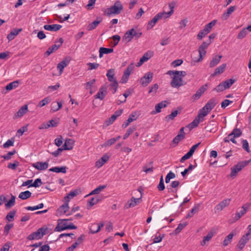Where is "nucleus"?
<instances>
[{
  "instance_id": "6e6d98bb",
  "label": "nucleus",
  "mask_w": 251,
  "mask_h": 251,
  "mask_svg": "<svg viewBox=\"0 0 251 251\" xmlns=\"http://www.w3.org/2000/svg\"><path fill=\"white\" fill-rule=\"evenodd\" d=\"M135 129L136 128L134 127L128 128L126 133L125 134L124 136V139H126L130 134H131L134 131Z\"/></svg>"
},
{
  "instance_id": "603ef678",
  "label": "nucleus",
  "mask_w": 251,
  "mask_h": 251,
  "mask_svg": "<svg viewBox=\"0 0 251 251\" xmlns=\"http://www.w3.org/2000/svg\"><path fill=\"white\" fill-rule=\"evenodd\" d=\"M15 140L14 138H11L10 139H8L5 143L3 144V147L4 148H8L10 146H13L14 145Z\"/></svg>"
},
{
  "instance_id": "2f4dec72",
  "label": "nucleus",
  "mask_w": 251,
  "mask_h": 251,
  "mask_svg": "<svg viewBox=\"0 0 251 251\" xmlns=\"http://www.w3.org/2000/svg\"><path fill=\"white\" fill-rule=\"evenodd\" d=\"M199 58L197 60H194L192 61L193 62H199L202 60L203 56L205 55L206 50L204 49L201 48L199 47Z\"/></svg>"
},
{
  "instance_id": "412c9836",
  "label": "nucleus",
  "mask_w": 251,
  "mask_h": 251,
  "mask_svg": "<svg viewBox=\"0 0 251 251\" xmlns=\"http://www.w3.org/2000/svg\"><path fill=\"white\" fill-rule=\"evenodd\" d=\"M140 199H135L132 198L130 201H128L127 203L125 206L126 209H128L130 207H133L136 206L139 203Z\"/></svg>"
},
{
  "instance_id": "58836bf2",
  "label": "nucleus",
  "mask_w": 251,
  "mask_h": 251,
  "mask_svg": "<svg viewBox=\"0 0 251 251\" xmlns=\"http://www.w3.org/2000/svg\"><path fill=\"white\" fill-rule=\"evenodd\" d=\"M200 206L199 205H195L191 210L186 215V218H191L194 214L198 212Z\"/></svg>"
},
{
  "instance_id": "cd10ccee",
  "label": "nucleus",
  "mask_w": 251,
  "mask_h": 251,
  "mask_svg": "<svg viewBox=\"0 0 251 251\" xmlns=\"http://www.w3.org/2000/svg\"><path fill=\"white\" fill-rule=\"evenodd\" d=\"M113 52L112 48H106L104 47H100L99 50V57L101 58L104 54H108Z\"/></svg>"
},
{
  "instance_id": "79ce46f5",
  "label": "nucleus",
  "mask_w": 251,
  "mask_h": 251,
  "mask_svg": "<svg viewBox=\"0 0 251 251\" xmlns=\"http://www.w3.org/2000/svg\"><path fill=\"white\" fill-rule=\"evenodd\" d=\"M234 82V79H228L222 82V83L224 85V86L225 87L226 89H227L229 88Z\"/></svg>"
},
{
  "instance_id": "4468645a",
  "label": "nucleus",
  "mask_w": 251,
  "mask_h": 251,
  "mask_svg": "<svg viewBox=\"0 0 251 251\" xmlns=\"http://www.w3.org/2000/svg\"><path fill=\"white\" fill-rule=\"evenodd\" d=\"M28 111V107L27 105H25L19 109L13 116V119H16L24 116Z\"/></svg>"
},
{
  "instance_id": "5fc2aeb1",
  "label": "nucleus",
  "mask_w": 251,
  "mask_h": 251,
  "mask_svg": "<svg viewBox=\"0 0 251 251\" xmlns=\"http://www.w3.org/2000/svg\"><path fill=\"white\" fill-rule=\"evenodd\" d=\"M248 34L247 29L244 28L237 35V38L239 39H242L244 38Z\"/></svg>"
},
{
  "instance_id": "c9c22d12",
  "label": "nucleus",
  "mask_w": 251,
  "mask_h": 251,
  "mask_svg": "<svg viewBox=\"0 0 251 251\" xmlns=\"http://www.w3.org/2000/svg\"><path fill=\"white\" fill-rule=\"evenodd\" d=\"M203 120L200 119L199 117L197 116L193 122L189 124V126L190 128H194L197 127L200 123Z\"/></svg>"
},
{
  "instance_id": "39448f33",
  "label": "nucleus",
  "mask_w": 251,
  "mask_h": 251,
  "mask_svg": "<svg viewBox=\"0 0 251 251\" xmlns=\"http://www.w3.org/2000/svg\"><path fill=\"white\" fill-rule=\"evenodd\" d=\"M45 231L43 228H40L36 231L29 235L27 237V239L29 240L40 239L45 234Z\"/></svg>"
},
{
  "instance_id": "aec40b11",
  "label": "nucleus",
  "mask_w": 251,
  "mask_h": 251,
  "mask_svg": "<svg viewBox=\"0 0 251 251\" xmlns=\"http://www.w3.org/2000/svg\"><path fill=\"white\" fill-rule=\"evenodd\" d=\"M133 31V28L126 32L123 37V41L126 43L129 42L134 38L132 32Z\"/></svg>"
},
{
  "instance_id": "f257e3e1",
  "label": "nucleus",
  "mask_w": 251,
  "mask_h": 251,
  "mask_svg": "<svg viewBox=\"0 0 251 251\" xmlns=\"http://www.w3.org/2000/svg\"><path fill=\"white\" fill-rule=\"evenodd\" d=\"M167 74L170 75H173L170 83L172 87L178 88L185 85L186 82L183 80V78L186 75V72L169 71Z\"/></svg>"
},
{
  "instance_id": "c756f323",
  "label": "nucleus",
  "mask_w": 251,
  "mask_h": 251,
  "mask_svg": "<svg viewBox=\"0 0 251 251\" xmlns=\"http://www.w3.org/2000/svg\"><path fill=\"white\" fill-rule=\"evenodd\" d=\"M74 146V141L71 139L66 140L65 143L63 146L64 150H71L73 149Z\"/></svg>"
},
{
  "instance_id": "7ed1b4c3",
  "label": "nucleus",
  "mask_w": 251,
  "mask_h": 251,
  "mask_svg": "<svg viewBox=\"0 0 251 251\" xmlns=\"http://www.w3.org/2000/svg\"><path fill=\"white\" fill-rule=\"evenodd\" d=\"M123 10V6L119 1H116L114 5L107 9L108 15L119 14Z\"/></svg>"
},
{
  "instance_id": "de8ad7c7",
  "label": "nucleus",
  "mask_w": 251,
  "mask_h": 251,
  "mask_svg": "<svg viewBox=\"0 0 251 251\" xmlns=\"http://www.w3.org/2000/svg\"><path fill=\"white\" fill-rule=\"evenodd\" d=\"M20 165V163L17 160L14 161L13 163H9L8 164L7 168L13 170H15L17 167Z\"/></svg>"
},
{
  "instance_id": "7c9ffc66",
  "label": "nucleus",
  "mask_w": 251,
  "mask_h": 251,
  "mask_svg": "<svg viewBox=\"0 0 251 251\" xmlns=\"http://www.w3.org/2000/svg\"><path fill=\"white\" fill-rule=\"evenodd\" d=\"M114 69H109L107 71L106 74V76L107 77L108 80L112 82L114 81H116V79L114 77Z\"/></svg>"
},
{
  "instance_id": "49530a36",
  "label": "nucleus",
  "mask_w": 251,
  "mask_h": 251,
  "mask_svg": "<svg viewBox=\"0 0 251 251\" xmlns=\"http://www.w3.org/2000/svg\"><path fill=\"white\" fill-rule=\"evenodd\" d=\"M15 197L13 195H12L10 200H9L7 203L5 204V206L6 208H10L15 205Z\"/></svg>"
},
{
  "instance_id": "c85d7f7f",
  "label": "nucleus",
  "mask_w": 251,
  "mask_h": 251,
  "mask_svg": "<svg viewBox=\"0 0 251 251\" xmlns=\"http://www.w3.org/2000/svg\"><path fill=\"white\" fill-rule=\"evenodd\" d=\"M222 57V55H216L210 61L209 63V67L210 68H213L216 66L220 62Z\"/></svg>"
},
{
  "instance_id": "f8f14e48",
  "label": "nucleus",
  "mask_w": 251,
  "mask_h": 251,
  "mask_svg": "<svg viewBox=\"0 0 251 251\" xmlns=\"http://www.w3.org/2000/svg\"><path fill=\"white\" fill-rule=\"evenodd\" d=\"M104 226V224L103 223H100L99 224H93L91 225L89 228L90 232L91 233L94 234L98 232Z\"/></svg>"
},
{
  "instance_id": "8fccbe9b",
  "label": "nucleus",
  "mask_w": 251,
  "mask_h": 251,
  "mask_svg": "<svg viewBox=\"0 0 251 251\" xmlns=\"http://www.w3.org/2000/svg\"><path fill=\"white\" fill-rule=\"evenodd\" d=\"M178 111L175 110L171 112V113L166 117V119L169 121L170 120H173L178 114Z\"/></svg>"
},
{
  "instance_id": "6e6552de",
  "label": "nucleus",
  "mask_w": 251,
  "mask_h": 251,
  "mask_svg": "<svg viewBox=\"0 0 251 251\" xmlns=\"http://www.w3.org/2000/svg\"><path fill=\"white\" fill-rule=\"evenodd\" d=\"M200 144L201 143H198V144L193 145L191 147L189 151L181 158L180 162H183L185 160L189 159L192 156L195 150L200 145Z\"/></svg>"
},
{
  "instance_id": "13d9d810",
  "label": "nucleus",
  "mask_w": 251,
  "mask_h": 251,
  "mask_svg": "<svg viewBox=\"0 0 251 251\" xmlns=\"http://www.w3.org/2000/svg\"><path fill=\"white\" fill-rule=\"evenodd\" d=\"M15 150L8 152L6 154L2 155L1 157L6 160H8L11 158V156L15 154Z\"/></svg>"
},
{
  "instance_id": "052dcab7",
  "label": "nucleus",
  "mask_w": 251,
  "mask_h": 251,
  "mask_svg": "<svg viewBox=\"0 0 251 251\" xmlns=\"http://www.w3.org/2000/svg\"><path fill=\"white\" fill-rule=\"evenodd\" d=\"M207 34H208V32L206 31L205 29H203L198 33V34L197 35V38L199 40H201L204 37H205Z\"/></svg>"
},
{
  "instance_id": "09e8293b",
  "label": "nucleus",
  "mask_w": 251,
  "mask_h": 251,
  "mask_svg": "<svg viewBox=\"0 0 251 251\" xmlns=\"http://www.w3.org/2000/svg\"><path fill=\"white\" fill-rule=\"evenodd\" d=\"M43 207H44V204L43 203H40L38 205H36V206H29L25 207V209L27 210L33 211V210H37V209H41Z\"/></svg>"
},
{
  "instance_id": "c03bdc74",
  "label": "nucleus",
  "mask_w": 251,
  "mask_h": 251,
  "mask_svg": "<svg viewBox=\"0 0 251 251\" xmlns=\"http://www.w3.org/2000/svg\"><path fill=\"white\" fill-rule=\"evenodd\" d=\"M196 167V165L190 164L187 169H185L183 172H181V175L184 177L187 174L191 172Z\"/></svg>"
},
{
  "instance_id": "bf43d9fd",
  "label": "nucleus",
  "mask_w": 251,
  "mask_h": 251,
  "mask_svg": "<svg viewBox=\"0 0 251 251\" xmlns=\"http://www.w3.org/2000/svg\"><path fill=\"white\" fill-rule=\"evenodd\" d=\"M42 184V182L41 181V179L40 178H37L36 179L34 182L30 184L28 187H38L40 186Z\"/></svg>"
},
{
  "instance_id": "9d476101",
  "label": "nucleus",
  "mask_w": 251,
  "mask_h": 251,
  "mask_svg": "<svg viewBox=\"0 0 251 251\" xmlns=\"http://www.w3.org/2000/svg\"><path fill=\"white\" fill-rule=\"evenodd\" d=\"M153 56V52L148 51L145 53L143 56L140 58L139 61L137 63L136 66H141L144 62L147 61Z\"/></svg>"
},
{
  "instance_id": "ea45409f",
  "label": "nucleus",
  "mask_w": 251,
  "mask_h": 251,
  "mask_svg": "<svg viewBox=\"0 0 251 251\" xmlns=\"http://www.w3.org/2000/svg\"><path fill=\"white\" fill-rule=\"evenodd\" d=\"M78 194V191L77 190L71 191L65 197V200L67 202L70 201L71 198L76 196Z\"/></svg>"
},
{
  "instance_id": "4c0bfd02",
  "label": "nucleus",
  "mask_w": 251,
  "mask_h": 251,
  "mask_svg": "<svg viewBox=\"0 0 251 251\" xmlns=\"http://www.w3.org/2000/svg\"><path fill=\"white\" fill-rule=\"evenodd\" d=\"M101 19H100V20H98L97 19L96 21H94L91 24H90L88 27V30H92L96 28V27L101 22Z\"/></svg>"
},
{
  "instance_id": "473e14b6",
  "label": "nucleus",
  "mask_w": 251,
  "mask_h": 251,
  "mask_svg": "<svg viewBox=\"0 0 251 251\" xmlns=\"http://www.w3.org/2000/svg\"><path fill=\"white\" fill-rule=\"evenodd\" d=\"M19 80H16L9 83L5 86V89L7 91H10L13 89L18 87L19 85Z\"/></svg>"
},
{
  "instance_id": "f03ea898",
  "label": "nucleus",
  "mask_w": 251,
  "mask_h": 251,
  "mask_svg": "<svg viewBox=\"0 0 251 251\" xmlns=\"http://www.w3.org/2000/svg\"><path fill=\"white\" fill-rule=\"evenodd\" d=\"M71 219H59L58 220V224L55 228V231L60 232L65 229H75L77 227L73 223L67 224V221Z\"/></svg>"
},
{
  "instance_id": "69168bd1",
  "label": "nucleus",
  "mask_w": 251,
  "mask_h": 251,
  "mask_svg": "<svg viewBox=\"0 0 251 251\" xmlns=\"http://www.w3.org/2000/svg\"><path fill=\"white\" fill-rule=\"evenodd\" d=\"M226 90L225 87L224 86V85L222 83H220L216 87L213 89V91H215L217 92H220Z\"/></svg>"
},
{
  "instance_id": "a18cd8bd",
  "label": "nucleus",
  "mask_w": 251,
  "mask_h": 251,
  "mask_svg": "<svg viewBox=\"0 0 251 251\" xmlns=\"http://www.w3.org/2000/svg\"><path fill=\"white\" fill-rule=\"evenodd\" d=\"M16 213V210H13L9 212L6 216V219L9 222L12 221L14 220V217Z\"/></svg>"
},
{
  "instance_id": "423d86ee",
  "label": "nucleus",
  "mask_w": 251,
  "mask_h": 251,
  "mask_svg": "<svg viewBox=\"0 0 251 251\" xmlns=\"http://www.w3.org/2000/svg\"><path fill=\"white\" fill-rule=\"evenodd\" d=\"M153 74L151 72H148L141 78L140 83L143 87H146L152 80Z\"/></svg>"
},
{
  "instance_id": "3c124183",
  "label": "nucleus",
  "mask_w": 251,
  "mask_h": 251,
  "mask_svg": "<svg viewBox=\"0 0 251 251\" xmlns=\"http://www.w3.org/2000/svg\"><path fill=\"white\" fill-rule=\"evenodd\" d=\"M50 101V99L49 98H45L39 102L37 106L40 107H43L46 105L47 104H48V103H49Z\"/></svg>"
},
{
  "instance_id": "dca6fc26",
  "label": "nucleus",
  "mask_w": 251,
  "mask_h": 251,
  "mask_svg": "<svg viewBox=\"0 0 251 251\" xmlns=\"http://www.w3.org/2000/svg\"><path fill=\"white\" fill-rule=\"evenodd\" d=\"M33 166L38 170H45L48 168L49 163L48 162H37L33 164Z\"/></svg>"
},
{
  "instance_id": "0eeeda50",
  "label": "nucleus",
  "mask_w": 251,
  "mask_h": 251,
  "mask_svg": "<svg viewBox=\"0 0 251 251\" xmlns=\"http://www.w3.org/2000/svg\"><path fill=\"white\" fill-rule=\"evenodd\" d=\"M251 238V235L250 233H247L243 235L238 243V248L240 250H242Z\"/></svg>"
},
{
  "instance_id": "1a4fd4ad",
  "label": "nucleus",
  "mask_w": 251,
  "mask_h": 251,
  "mask_svg": "<svg viewBox=\"0 0 251 251\" xmlns=\"http://www.w3.org/2000/svg\"><path fill=\"white\" fill-rule=\"evenodd\" d=\"M230 201L231 200L230 199L224 200L215 206V212H219L222 211L224 208L229 204Z\"/></svg>"
},
{
  "instance_id": "393cba45",
  "label": "nucleus",
  "mask_w": 251,
  "mask_h": 251,
  "mask_svg": "<svg viewBox=\"0 0 251 251\" xmlns=\"http://www.w3.org/2000/svg\"><path fill=\"white\" fill-rule=\"evenodd\" d=\"M236 232L235 231H232L226 237L225 240L223 241V246L224 247H226L227 246L233 238V237L235 235Z\"/></svg>"
},
{
  "instance_id": "4d7b16f0",
  "label": "nucleus",
  "mask_w": 251,
  "mask_h": 251,
  "mask_svg": "<svg viewBox=\"0 0 251 251\" xmlns=\"http://www.w3.org/2000/svg\"><path fill=\"white\" fill-rule=\"evenodd\" d=\"M187 225V222H184L182 224H179L177 228L175 230L176 234L179 233L182 229Z\"/></svg>"
},
{
  "instance_id": "0e129e2a",
  "label": "nucleus",
  "mask_w": 251,
  "mask_h": 251,
  "mask_svg": "<svg viewBox=\"0 0 251 251\" xmlns=\"http://www.w3.org/2000/svg\"><path fill=\"white\" fill-rule=\"evenodd\" d=\"M165 188V187L164 184L163 176H161L160 179L159 183L157 186V188L159 191H163V190H164Z\"/></svg>"
},
{
  "instance_id": "6ab92c4d",
  "label": "nucleus",
  "mask_w": 251,
  "mask_h": 251,
  "mask_svg": "<svg viewBox=\"0 0 251 251\" xmlns=\"http://www.w3.org/2000/svg\"><path fill=\"white\" fill-rule=\"evenodd\" d=\"M167 102L166 101H162L155 106V111H153L152 113L153 114L158 113L161 112V109L167 106Z\"/></svg>"
},
{
  "instance_id": "680f3d73",
  "label": "nucleus",
  "mask_w": 251,
  "mask_h": 251,
  "mask_svg": "<svg viewBox=\"0 0 251 251\" xmlns=\"http://www.w3.org/2000/svg\"><path fill=\"white\" fill-rule=\"evenodd\" d=\"M245 214H246L245 210H241L240 212H237L234 218L235 221L239 220Z\"/></svg>"
},
{
  "instance_id": "4be33fe9",
  "label": "nucleus",
  "mask_w": 251,
  "mask_h": 251,
  "mask_svg": "<svg viewBox=\"0 0 251 251\" xmlns=\"http://www.w3.org/2000/svg\"><path fill=\"white\" fill-rule=\"evenodd\" d=\"M236 6H232L229 7L226 12H225L222 15V18L224 20H227L231 13L235 10Z\"/></svg>"
},
{
  "instance_id": "ddd939ff",
  "label": "nucleus",
  "mask_w": 251,
  "mask_h": 251,
  "mask_svg": "<svg viewBox=\"0 0 251 251\" xmlns=\"http://www.w3.org/2000/svg\"><path fill=\"white\" fill-rule=\"evenodd\" d=\"M69 63L70 59L67 58H65L57 64V68L59 71V75L62 74L64 68L67 67L69 65Z\"/></svg>"
},
{
  "instance_id": "20e7f679",
  "label": "nucleus",
  "mask_w": 251,
  "mask_h": 251,
  "mask_svg": "<svg viewBox=\"0 0 251 251\" xmlns=\"http://www.w3.org/2000/svg\"><path fill=\"white\" fill-rule=\"evenodd\" d=\"M250 160L244 161L239 162L237 165H235L231 168V177H234L236 176L237 173L240 171L243 168L248 165Z\"/></svg>"
},
{
  "instance_id": "bb28decb",
  "label": "nucleus",
  "mask_w": 251,
  "mask_h": 251,
  "mask_svg": "<svg viewBox=\"0 0 251 251\" xmlns=\"http://www.w3.org/2000/svg\"><path fill=\"white\" fill-rule=\"evenodd\" d=\"M213 235L214 234L212 232H208L206 236L203 237V240L201 242V245L202 246H204L207 245L208 242L211 239Z\"/></svg>"
},
{
  "instance_id": "774afa93",
  "label": "nucleus",
  "mask_w": 251,
  "mask_h": 251,
  "mask_svg": "<svg viewBox=\"0 0 251 251\" xmlns=\"http://www.w3.org/2000/svg\"><path fill=\"white\" fill-rule=\"evenodd\" d=\"M115 140L114 138H111L110 139L108 140L106 142H105L103 144V147H109L112 145H113L115 143Z\"/></svg>"
},
{
  "instance_id": "f704fd0d",
  "label": "nucleus",
  "mask_w": 251,
  "mask_h": 251,
  "mask_svg": "<svg viewBox=\"0 0 251 251\" xmlns=\"http://www.w3.org/2000/svg\"><path fill=\"white\" fill-rule=\"evenodd\" d=\"M226 64H223L219 66L215 69L214 73L213 74V75H216L223 73L226 67Z\"/></svg>"
},
{
  "instance_id": "e2e57ef3",
  "label": "nucleus",
  "mask_w": 251,
  "mask_h": 251,
  "mask_svg": "<svg viewBox=\"0 0 251 251\" xmlns=\"http://www.w3.org/2000/svg\"><path fill=\"white\" fill-rule=\"evenodd\" d=\"M242 147L247 152H250L249 143L247 140H242Z\"/></svg>"
},
{
  "instance_id": "5701e85b",
  "label": "nucleus",
  "mask_w": 251,
  "mask_h": 251,
  "mask_svg": "<svg viewBox=\"0 0 251 251\" xmlns=\"http://www.w3.org/2000/svg\"><path fill=\"white\" fill-rule=\"evenodd\" d=\"M66 166H62L61 167H54L50 168L49 171L50 172H55L56 173H62L63 174H65L66 173L67 170Z\"/></svg>"
},
{
  "instance_id": "72a5a7b5",
  "label": "nucleus",
  "mask_w": 251,
  "mask_h": 251,
  "mask_svg": "<svg viewBox=\"0 0 251 251\" xmlns=\"http://www.w3.org/2000/svg\"><path fill=\"white\" fill-rule=\"evenodd\" d=\"M31 193L29 191L22 192L19 195V198L23 200H26L31 196Z\"/></svg>"
},
{
  "instance_id": "2eb2a0df",
  "label": "nucleus",
  "mask_w": 251,
  "mask_h": 251,
  "mask_svg": "<svg viewBox=\"0 0 251 251\" xmlns=\"http://www.w3.org/2000/svg\"><path fill=\"white\" fill-rule=\"evenodd\" d=\"M63 42V40L62 38L59 39V44H54L51 47H50L48 50L45 52V55L47 56L50 55L51 53H52L54 50H57L62 45Z\"/></svg>"
},
{
  "instance_id": "e433bc0d",
  "label": "nucleus",
  "mask_w": 251,
  "mask_h": 251,
  "mask_svg": "<svg viewBox=\"0 0 251 251\" xmlns=\"http://www.w3.org/2000/svg\"><path fill=\"white\" fill-rule=\"evenodd\" d=\"M242 131L241 129L239 128H234L232 131L228 134V138L230 137H232V136H234V137H239L242 134Z\"/></svg>"
},
{
  "instance_id": "b1692460",
  "label": "nucleus",
  "mask_w": 251,
  "mask_h": 251,
  "mask_svg": "<svg viewBox=\"0 0 251 251\" xmlns=\"http://www.w3.org/2000/svg\"><path fill=\"white\" fill-rule=\"evenodd\" d=\"M159 16V15H158V14H156L153 19L148 23L147 26V29H150L154 26L157 22L160 19Z\"/></svg>"
},
{
  "instance_id": "864d4df0",
  "label": "nucleus",
  "mask_w": 251,
  "mask_h": 251,
  "mask_svg": "<svg viewBox=\"0 0 251 251\" xmlns=\"http://www.w3.org/2000/svg\"><path fill=\"white\" fill-rule=\"evenodd\" d=\"M110 86V89L112 91V93L115 94L118 87V83L117 81L111 82Z\"/></svg>"
},
{
  "instance_id": "a211bd4d",
  "label": "nucleus",
  "mask_w": 251,
  "mask_h": 251,
  "mask_svg": "<svg viewBox=\"0 0 251 251\" xmlns=\"http://www.w3.org/2000/svg\"><path fill=\"white\" fill-rule=\"evenodd\" d=\"M62 27V25L58 24L46 25L44 26L45 30L49 31H56Z\"/></svg>"
},
{
  "instance_id": "a878e982",
  "label": "nucleus",
  "mask_w": 251,
  "mask_h": 251,
  "mask_svg": "<svg viewBox=\"0 0 251 251\" xmlns=\"http://www.w3.org/2000/svg\"><path fill=\"white\" fill-rule=\"evenodd\" d=\"M69 209V205L68 202L65 203L62 205L57 210V214L61 215L65 214Z\"/></svg>"
},
{
  "instance_id": "338daca9",
  "label": "nucleus",
  "mask_w": 251,
  "mask_h": 251,
  "mask_svg": "<svg viewBox=\"0 0 251 251\" xmlns=\"http://www.w3.org/2000/svg\"><path fill=\"white\" fill-rule=\"evenodd\" d=\"M13 226V225L12 224H6L5 226H4V234L5 235H7L9 232V230H10V229L11 228H12Z\"/></svg>"
},
{
  "instance_id": "a19ab883",
  "label": "nucleus",
  "mask_w": 251,
  "mask_h": 251,
  "mask_svg": "<svg viewBox=\"0 0 251 251\" xmlns=\"http://www.w3.org/2000/svg\"><path fill=\"white\" fill-rule=\"evenodd\" d=\"M208 113L209 112L203 107L200 110L199 114L197 116L199 117L202 120H203V117L206 116Z\"/></svg>"
},
{
  "instance_id": "9b49d317",
  "label": "nucleus",
  "mask_w": 251,
  "mask_h": 251,
  "mask_svg": "<svg viewBox=\"0 0 251 251\" xmlns=\"http://www.w3.org/2000/svg\"><path fill=\"white\" fill-rule=\"evenodd\" d=\"M107 94V87L103 86L101 87L98 93L94 96L95 99H98L100 100H103Z\"/></svg>"
},
{
  "instance_id": "37998d69",
  "label": "nucleus",
  "mask_w": 251,
  "mask_h": 251,
  "mask_svg": "<svg viewBox=\"0 0 251 251\" xmlns=\"http://www.w3.org/2000/svg\"><path fill=\"white\" fill-rule=\"evenodd\" d=\"M106 185H100L96 189L93 190L90 194V195L99 194L102 190L105 188Z\"/></svg>"
},
{
  "instance_id": "f3484780",
  "label": "nucleus",
  "mask_w": 251,
  "mask_h": 251,
  "mask_svg": "<svg viewBox=\"0 0 251 251\" xmlns=\"http://www.w3.org/2000/svg\"><path fill=\"white\" fill-rule=\"evenodd\" d=\"M216 100L215 98L211 99L203 106V107L206 109L209 112H210L212 109L215 106L216 104Z\"/></svg>"
}]
</instances>
